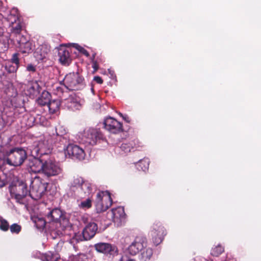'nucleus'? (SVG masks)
<instances>
[{
	"label": "nucleus",
	"mask_w": 261,
	"mask_h": 261,
	"mask_svg": "<svg viewBox=\"0 0 261 261\" xmlns=\"http://www.w3.org/2000/svg\"><path fill=\"white\" fill-rule=\"evenodd\" d=\"M62 172L59 164L51 160L44 162L43 174L47 177L56 176Z\"/></svg>",
	"instance_id": "1a4fd4ad"
},
{
	"label": "nucleus",
	"mask_w": 261,
	"mask_h": 261,
	"mask_svg": "<svg viewBox=\"0 0 261 261\" xmlns=\"http://www.w3.org/2000/svg\"><path fill=\"white\" fill-rule=\"evenodd\" d=\"M18 48L23 54H29L32 50V44L30 41H27L24 37H22L18 42Z\"/></svg>",
	"instance_id": "412c9836"
},
{
	"label": "nucleus",
	"mask_w": 261,
	"mask_h": 261,
	"mask_svg": "<svg viewBox=\"0 0 261 261\" xmlns=\"http://www.w3.org/2000/svg\"><path fill=\"white\" fill-rule=\"evenodd\" d=\"M87 198L84 200L82 201L79 204V206L81 208H83L84 210L89 208L92 206V200L89 196H87Z\"/></svg>",
	"instance_id": "7c9ffc66"
},
{
	"label": "nucleus",
	"mask_w": 261,
	"mask_h": 261,
	"mask_svg": "<svg viewBox=\"0 0 261 261\" xmlns=\"http://www.w3.org/2000/svg\"><path fill=\"white\" fill-rule=\"evenodd\" d=\"M64 152L66 157L75 158L79 160H84L86 155L83 148L73 144L68 145L64 149Z\"/></svg>",
	"instance_id": "9b49d317"
},
{
	"label": "nucleus",
	"mask_w": 261,
	"mask_h": 261,
	"mask_svg": "<svg viewBox=\"0 0 261 261\" xmlns=\"http://www.w3.org/2000/svg\"><path fill=\"white\" fill-rule=\"evenodd\" d=\"M10 62L11 63L14 64L15 65L19 66V59L17 54H14L13 55L12 58L11 59Z\"/></svg>",
	"instance_id": "58836bf2"
},
{
	"label": "nucleus",
	"mask_w": 261,
	"mask_h": 261,
	"mask_svg": "<svg viewBox=\"0 0 261 261\" xmlns=\"http://www.w3.org/2000/svg\"><path fill=\"white\" fill-rule=\"evenodd\" d=\"M6 181L5 180V176H3V177L0 176V188L3 187L6 185Z\"/></svg>",
	"instance_id": "37998d69"
},
{
	"label": "nucleus",
	"mask_w": 261,
	"mask_h": 261,
	"mask_svg": "<svg viewBox=\"0 0 261 261\" xmlns=\"http://www.w3.org/2000/svg\"><path fill=\"white\" fill-rule=\"evenodd\" d=\"M63 102L68 108L73 110H78L81 107V104L79 102L78 98L73 95H70L68 98L63 101Z\"/></svg>",
	"instance_id": "aec40b11"
},
{
	"label": "nucleus",
	"mask_w": 261,
	"mask_h": 261,
	"mask_svg": "<svg viewBox=\"0 0 261 261\" xmlns=\"http://www.w3.org/2000/svg\"><path fill=\"white\" fill-rule=\"evenodd\" d=\"M60 102L58 100H54L49 101L47 104V107L50 113L54 114L57 113L60 108Z\"/></svg>",
	"instance_id": "393cba45"
},
{
	"label": "nucleus",
	"mask_w": 261,
	"mask_h": 261,
	"mask_svg": "<svg viewBox=\"0 0 261 261\" xmlns=\"http://www.w3.org/2000/svg\"><path fill=\"white\" fill-rule=\"evenodd\" d=\"M47 187V183L36 176L31 180L29 195L34 199H39L44 194Z\"/></svg>",
	"instance_id": "f03ea898"
},
{
	"label": "nucleus",
	"mask_w": 261,
	"mask_h": 261,
	"mask_svg": "<svg viewBox=\"0 0 261 261\" xmlns=\"http://www.w3.org/2000/svg\"><path fill=\"white\" fill-rule=\"evenodd\" d=\"M9 190L12 196L18 202L28 194L27 184L16 177L10 186Z\"/></svg>",
	"instance_id": "7ed1b4c3"
},
{
	"label": "nucleus",
	"mask_w": 261,
	"mask_h": 261,
	"mask_svg": "<svg viewBox=\"0 0 261 261\" xmlns=\"http://www.w3.org/2000/svg\"><path fill=\"white\" fill-rule=\"evenodd\" d=\"M149 235L154 245L157 246L163 241L166 230L159 222L154 223L151 227Z\"/></svg>",
	"instance_id": "6e6552de"
},
{
	"label": "nucleus",
	"mask_w": 261,
	"mask_h": 261,
	"mask_svg": "<svg viewBox=\"0 0 261 261\" xmlns=\"http://www.w3.org/2000/svg\"><path fill=\"white\" fill-rule=\"evenodd\" d=\"M0 75H1V73H0Z\"/></svg>",
	"instance_id": "8fccbe9b"
},
{
	"label": "nucleus",
	"mask_w": 261,
	"mask_h": 261,
	"mask_svg": "<svg viewBox=\"0 0 261 261\" xmlns=\"http://www.w3.org/2000/svg\"><path fill=\"white\" fill-rule=\"evenodd\" d=\"M59 61L63 65H68L71 62L70 53L66 49H61L59 53Z\"/></svg>",
	"instance_id": "5701e85b"
},
{
	"label": "nucleus",
	"mask_w": 261,
	"mask_h": 261,
	"mask_svg": "<svg viewBox=\"0 0 261 261\" xmlns=\"http://www.w3.org/2000/svg\"><path fill=\"white\" fill-rule=\"evenodd\" d=\"M94 81H95L96 83L100 84H102L103 82V81L101 79V78L98 76H95L94 77Z\"/></svg>",
	"instance_id": "c03bdc74"
},
{
	"label": "nucleus",
	"mask_w": 261,
	"mask_h": 261,
	"mask_svg": "<svg viewBox=\"0 0 261 261\" xmlns=\"http://www.w3.org/2000/svg\"><path fill=\"white\" fill-rule=\"evenodd\" d=\"M111 214L113 217V221L120 225L125 218V214L123 207H118L112 210Z\"/></svg>",
	"instance_id": "a211bd4d"
},
{
	"label": "nucleus",
	"mask_w": 261,
	"mask_h": 261,
	"mask_svg": "<svg viewBox=\"0 0 261 261\" xmlns=\"http://www.w3.org/2000/svg\"><path fill=\"white\" fill-rule=\"evenodd\" d=\"M153 254V251L150 248L143 249L140 256V259L142 261H148L150 259Z\"/></svg>",
	"instance_id": "a878e982"
},
{
	"label": "nucleus",
	"mask_w": 261,
	"mask_h": 261,
	"mask_svg": "<svg viewBox=\"0 0 261 261\" xmlns=\"http://www.w3.org/2000/svg\"><path fill=\"white\" fill-rule=\"evenodd\" d=\"M119 115L121 116L123 119L125 121H126L127 122H130V120H129V117L127 116V115H123L122 114H121V113H119Z\"/></svg>",
	"instance_id": "a18cd8bd"
},
{
	"label": "nucleus",
	"mask_w": 261,
	"mask_h": 261,
	"mask_svg": "<svg viewBox=\"0 0 261 261\" xmlns=\"http://www.w3.org/2000/svg\"><path fill=\"white\" fill-rule=\"evenodd\" d=\"M10 228L12 233H18L20 231L21 227L17 224H13L10 226Z\"/></svg>",
	"instance_id": "ea45409f"
},
{
	"label": "nucleus",
	"mask_w": 261,
	"mask_h": 261,
	"mask_svg": "<svg viewBox=\"0 0 261 261\" xmlns=\"http://www.w3.org/2000/svg\"><path fill=\"white\" fill-rule=\"evenodd\" d=\"M112 203V199L108 191L100 192L97 194L95 206L97 212L106 211Z\"/></svg>",
	"instance_id": "0eeeda50"
},
{
	"label": "nucleus",
	"mask_w": 261,
	"mask_h": 261,
	"mask_svg": "<svg viewBox=\"0 0 261 261\" xmlns=\"http://www.w3.org/2000/svg\"><path fill=\"white\" fill-rule=\"evenodd\" d=\"M133 146L130 143H123L120 146V149L122 151H123L124 153H127L130 152L133 149Z\"/></svg>",
	"instance_id": "f704fd0d"
},
{
	"label": "nucleus",
	"mask_w": 261,
	"mask_h": 261,
	"mask_svg": "<svg viewBox=\"0 0 261 261\" xmlns=\"http://www.w3.org/2000/svg\"><path fill=\"white\" fill-rule=\"evenodd\" d=\"M1 15L9 22V27L11 33L14 35L20 34L23 23L18 10L16 8L9 9L3 7L1 9Z\"/></svg>",
	"instance_id": "f257e3e1"
},
{
	"label": "nucleus",
	"mask_w": 261,
	"mask_h": 261,
	"mask_svg": "<svg viewBox=\"0 0 261 261\" xmlns=\"http://www.w3.org/2000/svg\"><path fill=\"white\" fill-rule=\"evenodd\" d=\"M32 219L36 226L38 228H43L45 226L46 221H47V219L45 220L43 218L39 217H33Z\"/></svg>",
	"instance_id": "cd10ccee"
},
{
	"label": "nucleus",
	"mask_w": 261,
	"mask_h": 261,
	"mask_svg": "<svg viewBox=\"0 0 261 261\" xmlns=\"http://www.w3.org/2000/svg\"><path fill=\"white\" fill-rule=\"evenodd\" d=\"M27 159L25 151L21 148L12 149L7 155L8 164L14 166L21 165Z\"/></svg>",
	"instance_id": "20e7f679"
},
{
	"label": "nucleus",
	"mask_w": 261,
	"mask_h": 261,
	"mask_svg": "<svg viewBox=\"0 0 261 261\" xmlns=\"http://www.w3.org/2000/svg\"><path fill=\"white\" fill-rule=\"evenodd\" d=\"M119 261H136L132 257L127 256L126 254L123 255Z\"/></svg>",
	"instance_id": "a19ab883"
},
{
	"label": "nucleus",
	"mask_w": 261,
	"mask_h": 261,
	"mask_svg": "<svg viewBox=\"0 0 261 261\" xmlns=\"http://www.w3.org/2000/svg\"><path fill=\"white\" fill-rule=\"evenodd\" d=\"M76 196L80 198H83L89 196L92 192L91 185L88 181L84 182L77 188V191H75Z\"/></svg>",
	"instance_id": "dca6fc26"
},
{
	"label": "nucleus",
	"mask_w": 261,
	"mask_h": 261,
	"mask_svg": "<svg viewBox=\"0 0 261 261\" xmlns=\"http://www.w3.org/2000/svg\"><path fill=\"white\" fill-rule=\"evenodd\" d=\"M223 251V247L222 246L218 245L215 247L214 248H212L211 250V254L214 256H218L220 254H221Z\"/></svg>",
	"instance_id": "72a5a7b5"
},
{
	"label": "nucleus",
	"mask_w": 261,
	"mask_h": 261,
	"mask_svg": "<svg viewBox=\"0 0 261 261\" xmlns=\"http://www.w3.org/2000/svg\"><path fill=\"white\" fill-rule=\"evenodd\" d=\"M47 261H49V260H50V261H54V259H51V257H50V255L48 254L47 255Z\"/></svg>",
	"instance_id": "de8ad7c7"
},
{
	"label": "nucleus",
	"mask_w": 261,
	"mask_h": 261,
	"mask_svg": "<svg viewBox=\"0 0 261 261\" xmlns=\"http://www.w3.org/2000/svg\"><path fill=\"white\" fill-rule=\"evenodd\" d=\"M146 245V243L144 240L137 238L128 247L127 252L132 255H136L140 251L143 250Z\"/></svg>",
	"instance_id": "2eb2a0df"
},
{
	"label": "nucleus",
	"mask_w": 261,
	"mask_h": 261,
	"mask_svg": "<svg viewBox=\"0 0 261 261\" xmlns=\"http://www.w3.org/2000/svg\"><path fill=\"white\" fill-rule=\"evenodd\" d=\"M27 70L28 71L35 72L36 71V67L33 65L30 64L27 65Z\"/></svg>",
	"instance_id": "79ce46f5"
},
{
	"label": "nucleus",
	"mask_w": 261,
	"mask_h": 261,
	"mask_svg": "<svg viewBox=\"0 0 261 261\" xmlns=\"http://www.w3.org/2000/svg\"><path fill=\"white\" fill-rule=\"evenodd\" d=\"M3 7H5V6H3L0 8V10H1L2 8H3ZM0 12H1L0 14L1 15V11H0Z\"/></svg>",
	"instance_id": "09e8293b"
},
{
	"label": "nucleus",
	"mask_w": 261,
	"mask_h": 261,
	"mask_svg": "<svg viewBox=\"0 0 261 261\" xmlns=\"http://www.w3.org/2000/svg\"><path fill=\"white\" fill-rule=\"evenodd\" d=\"M83 240H85L83 238V234L82 236L81 233H75L74 236L71 238L69 240V242L70 244L74 245L80 241H82Z\"/></svg>",
	"instance_id": "473e14b6"
},
{
	"label": "nucleus",
	"mask_w": 261,
	"mask_h": 261,
	"mask_svg": "<svg viewBox=\"0 0 261 261\" xmlns=\"http://www.w3.org/2000/svg\"><path fill=\"white\" fill-rule=\"evenodd\" d=\"M84 181L83 178L79 176L74 177L72 181H71V188H75L76 189L75 191H77V188L80 187Z\"/></svg>",
	"instance_id": "c85d7f7f"
},
{
	"label": "nucleus",
	"mask_w": 261,
	"mask_h": 261,
	"mask_svg": "<svg viewBox=\"0 0 261 261\" xmlns=\"http://www.w3.org/2000/svg\"><path fill=\"white\" fill-rule=\"evenodd\" d=\"M70 261H88L85 254H79L70 257Z\"/></svg>",
	"instance_id": "c9c22d12"
},
{
	"label": "nucleus",
	"mask_w": 261,
	"mask_h": 261,
	"mask_svg": "<svg viewBox=\"0 0 261 261\" xmlns=\"http://www.w3.org/2000/svg\"><path fill=\"white\" fill-rule=\"evenodd\" d=\"M72 45L74 48H75L77 50H78L80 53H82L83 54H84V55H85L87 57L89 56V54L88 52L85 49H84L83 47L80 46V45L76 44V43H73Z\"/></svg>",
	"instance_id": "e433bc0d"
},
{
	"label": "nucleus",
	"mask_w": 261,
	"mask_h": 261,
	"mask_svg": "<svg viewBox=\"0 0 261 261\" xmlns=\"http://www.w3.org/2000/svg\"><path fill=\"white\" fill-rule=\"evenodd\" d=\"M101 137V133L97 129L92 128L85 129L83 134V137L86 139L85 141L92 145L95 144L97 141Z\"/></svg>",
	"instance_id": "f8f14e48"
},
{
	"label": "nucleus",
	"mask_w": 261,
	"mask_h": 261,
	"mask_svg": "<svg viewBox=\"0 0 261 261\" xmlns=\"http://www.w3.org/2000/svg\"><path fill=\"white\" fill-rule=\"evenodd\" d=\"M50 95L47 92H43L41 96L37 99L38 104L41 106L47 105L49 101Z\"/></svg>",
	"instance_id": "bb28decb"
},
{
	"label": "nucleus",
	"mask_w": 261,
	"mask_h": 261,
	"mask_svg": "<svg viewBox=\"0 0 261 261\" xmlns=\"http://www.w3.org/2000/svg\"><path fill=\"white\" fill-rule=\"evenodd\" d=\"M43 165L44 162L38 159H35L32 162V165L30 166L31 171L34 173L43 174Z\"/></svg>",
	"instance_id": "b1692460"
},
{
	"label": "nucleus",
	"mask_w": 261,
	"mask_h": 261,
	"mask_svg": "<svg viewBox=\"0 0 261 261\" xmlns=\"http://www.w3.org/2000/svg\"><path fill=\"white\" fill-rule=\"evenodd\" d=\"M48 149V144L45 140L35 142L32 146L30 147L31 153L33 156L46 153Z\"/></svg>",
	"instance_id": "4468645a"
},
{
	"label": "nucleus",
	"mask_w": 261,
	"mask_h": 261,
	"mask_svg": "<svg viewBox=\"0 0 261 261\" xmlns=\"http://www.w3.org/2000/svg\"><path fill=\"white\" fill-rule=\"evenodd\" d=\"M105 128L112 134H118L123 131L122 123L116 119L108 117L103 121Z\"/></svg>",
	"instance_id": "9d476101"
},
{
	"label": "nucleus",
	"mask_w": 261,
	"mask_h": 261,
	"mask_svg": "<svg viewBox=\"0 0 261 261\" xmlns=\"http://www.w3.org/2000/svg\"><path fill=\"white\" fill-rule=\"evenodd\" d=\"M92 67L95 69V70H97L98 69V65L96 63H94Z\"/></svg>",
	"instance_id": "49530a36"
},
{
	"label": "nucleus",
	"mask_w": 261,
	"mask_h": 261,
	"mask_svg": "<svg viewBox=\"0 0 261 261\" xmlns=\"http://www.w3.org/2000/svg\"><path fill=\"white\" fill-rule=\"evenodd\" d=\"M95 250L106 255H114L117 253V248L115 245L107 243H99L94 245Z\"/></svg>",
	"instance_id": "ddd939ff"
},
{
	"label": "nucleus",
	"mask_w": 261,
	"mask_h": 261,
	"mask_svg": "<svg viewBox=\"0 0 261 261\" xmlns=\"http://www.w3.org/2000/svg\"><path fill=\"white\" fill-rule=\"evenodd\" d=\"M40 89L37 81H30L27 85V92L30 96H37L40 92Z\"/></svg>",
	"instance_id": "4be33fe9"
},
{
	"label": "nucleus",
	"mask_w": 261,
	"mask_h": 261,
	"mask_svg": "<svg viewBox=\"0 0 261 261\" xmlns=\"http://www.w3.org/2000/svg\"><path fill=\"white\" fill-rule=\"evenodd\" d=\"M18 67L17 65H15L9 61L7 62L5 65L6 70H7L9 73L16 72Z\"/></svg>",
	"instance_id": "2f4dec72"
},
{
	"label": "nucleus",
	"mask_w": 261,
	"mask_h": 261,
	"mask_svg": "<svg viewBox=\"0 0 261 261\" xmlns=\"http://www.w3.org/2000/svg\"><path fill=\"white\" fill-rule=\"evenodd\" d=\"M50 52V46L43 44L40 45L34 53V57L38 60H42L46 58Z\"/></svg>",
	"instance_id": "6ab92c4d"
},
{
	"label": "nucleus",
	"mask_w": 261,
	"mask_h": 261,
	"mask_svg": "<svg viewBox=\"0 0 261 261\" xmlns=\"http://www.w3.org/2000/svg\"><path fill=\"white\" fill-rule=\"evenodd\" d=\"M149 167V161L148 159H144L139 161L137 164V167L138 169L141 170L142 171H146L148 169Z\"/></svg>",
	"instance_id": "c756f323"
},
{
	"label": "nucleus",
	"mask_w": 261,
	"mask_h": 261,
	"mask_svg": "<svg viewBox=\"0 0 261 261\" xmlns=\"http://www.w3.org/2000/svg\"><path fill=\"white\" fill-rule=\"evenodd\" d=\"M9 228V224L6 220L0 219V229L3 231H7Z\"/></svg>",
	"instance_id": "4c0bfd02"
},
{
	"label": "nucleus",
	"mask_w": 261,
	"mask_h": 261,
	"mask_svg": "<svg viewBox=\"0 0 261 261\" xmlns=\"http://www.w3.org/2000/svg\"><path fill=\"white\" fill-rule=\"evenodd\" d=\"M97 230V226L94 222L89 223L83 231V238L85 240H89L93 238Z\"/></svg>",
	"instance_id": "f3484780"
},
{
	"label": "nucleus",
	"mask_w": 261,
	"mask_h": 261,
	"mask_svg": "<svg viewBox=\"0 0 261 261\" xmlns=\"http://www.w3.org/2000/svg\"><path fill=\"white\" fill-rule=\"evenodd\" d=\"M84 79L77 72L67 74L63 80L65 87L71 90L80 89L83 85Z\"/></svg>",
	"instance_id": "39448f33"
},
{
	"label": "nucleus",
	"mask_w": 261,
	"mask_h": 261,
	"mask_svg": "<svg viewBox=\"0 0 261 261\" xmlns=\"http://www.w3.org/2000/svg\"><path fill=\"white\" fill-rule=\"evenodd\" d=\"M46 219L49 223L55 222L57 226L62 225L64 228L70 226L68 220L65 218L63 212L58 208H55L48 212L46 215Z\"/></svg>",
	"instance_id": "423d86ee"
}]
</instances>
